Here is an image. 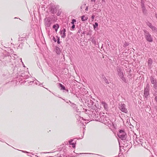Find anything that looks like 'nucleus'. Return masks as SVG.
I'll list each match as a JSON object with an SVG mask.
<instances>
[{
  "mask_svg": "<svg viewBox=\"0 0 157 157\" xmlns=\"http://www.w3.org/2000/svg\"><path fill=\"white\" fill-rule=\"evenodd\" d=\"M44 25L46 29H49V27L51 26V25L52 23V20L50 17H46L44 19Z\"/></svg>",
  "mask_w": 157,
  "mask_h": 157,
  "instance_id": "1",
  "label": "nucleus"
},
{
  "mask_svg": "<svg viewBox=\"0 0 157 157\" xmlns=\"http://www.w3.org/2000/svg\"><path fill=\"white\" fill-rule=\"evenodd\" d=\"M89 116L91 118H94L95 120L98 117V114L95 109H92L89 111Z\"/></svg>",
  "mask_w": 157,
  "mask_h": 157,
  "instance_id": "2",
  "label": "nucleus"
},
{
  "mask_svg": "<svg viewBox=\"0 0 157 157\" xmlns=\"http://www.w3.org/2000/svg\"><path fill=\"white\" fill-rule=\"evenodd\" d=\"M150 85L147 83L146 86H144V96L146 98H147L148 96L149 95Z\"/></svg>",
  "mask_w": 157,
  "mask_h": 157,
  "instance_id": "3",
  "label": "nucleus"
},
{
  "mask_svg": "<svg viewBox=\"0 0 157 157\" xmlns=\"http://www.w3.org/2000/svg\"><path fill=\"white\" fill-rule=\"evenodd\" d=\"M144 32L146 40L149 42H152L153 41V38L149 33L146 30H144Z\"/></svg>",
  "mask_w": 157,
  "mask_h": 157,
  "instance_id": "4",
  "label": "nucleus"
},
{
  "mask_svg": "<svg viewBox=\"0 0 157 157\" xmlns=\"http://www.w3.org/2000/svg\"><path fill=\"white\" fill-rule=\"evenodd\" d=\"M118 136L121 140H125L127 137V134L124 130L121 129L119 130Z\"/></svg>",
  "mask_w": 157,
  "mask_h": 157,
  "instance_id": "5",
  "label": "nucleus"
},
{
  "mask_svg": "<svg viewBox=\"0 0 157 157\" xmlns=\"http://www.w3.org/2000/svg\"><path fill=\"white\" fill-rule=\"evenodd\" d=\"M136 144L141 145L142 147H145V143L144 142V140H143L141 137L136 138L135 140Z\"/></svg>",
  "mask_w": 157,
  "mask_h": 157,
  "instance_id": "6",
  "label": "nucleus"
},
{
  "mask_svg": "<svg viewBox=\"0 0 157 157\" xmlns=\"http://www.w3.org/2000/svg\"><path fill=\"white\" fill-rule=\"evenodd\" d=\"M100 121V122L102 123H103L105 124H108V125L109 127V125L111 126V121L110 120L109 118L106 117H105L104 118H103V120L99 119Z\"/></svg>",
  "mask_w": 157,
  "mask_h": 157,
  "instance_id": "7",
  "label": "nucleus"
},
{
  "mask_svg": "<svg viewBox=\"0 0 157 157\" xmlns=\"http://www.w3.org/2000/svg\"><path fill=\"white\" fill-rule=\"evenodd\" d=\"M9 55L10 54L9 53H8L7 55L3 54V56H2L3 57V61L5 63L11 62L10 56Z\"/></svg>",
  "mask_w": 157,
  "mask_h": 157,
  "instance_id": "8",
  "label": "nucleus"
},
{
  "mask_svg": "<svg viewBox=\"0 0 157 157\" xmlns=\"http://www.w3.org/2000/svg\"><path fill=\"white\" fill-rule=\"evenodd\" d=\"M150 80L151 83L153 85V87L155 90H157V82L156 80L154 78L151 76L150 77Z\"/></svg>",
  "mask_w": 157,
  "mask_h": 157,
  "instance_id": "9",
  "label": "nucleus"
},
{
  "mask_svg": "<svg viewBox=\"0 0 157 157\" xmlns=\"http://www.w3.org/2000/svg\"><path fill=\"white\" fill-rule=\"evenodd\" d=\"M125 107L126 106L124 104L121 103L120 104L119 108L122 112L126 113L128 112V110Z\"/></svg>",
  "mask_w": 157,
  "mask_h": 157,
  "instance_id": "10",
  "label": "nucleus"
},
{
  "mask_svg": "<svg viewBox=\"0 0 157 157\" xmlns=\"http://www.w3.org/2000/svg\"><path fill=\"white\" fill-rule=\"evenodd\" d=\"M49 8L50 10V11L52 13L54 14L56 12V9L54 5L50 4L49 6Z\"/></svg>",
  "mask_w": 157,
  "mask_h": 157,
  "instance_id": "11",
  "label": "nucleus"
},
{
  "mask_svg": "<svg viewBox=\"0 0 157 157\" xmlns=\"http://www.w3.org/2000/svg\"><path fill=\"white\" fill-rule=\"evenodd\" d=\"M75 117L77 119V120L78 122V123L80 124L81 126H83V123L82 122V120H83V117H80L78 114H77L75 116Z\"/></svg>",
  "mask_w": 157,
  "mask_h": 157,
  "instance_id": "12",
  "label": "nucleus"
},
{
  "mask_svg": "<svg viewBox=\"0 0 157 157\" xmlns=\"http://www.w3.org/2000/svg\"><path fill=\"white\" fill-rule=\"evenodd\" d=\"M116 70L117 73V74L118 76L123 73L122 71V67L120 66H117L116 67Z\"/></svg>",
  "mask_w": 157,
  "mask_h": 157,
  "instance_id": "13",
  "label": "nucleus"
},
{
  "mask_svg": "<svg viewBox=\"0 0 157 157\" xmlns=\"http://www.w3.org/2000/svg\"><path fill=\"white\" fill-rule=\"evenodd\" d=\"M101 105L103 106L104 108L106 111H108L109 109V107L105 101H102L101 102Z\"/></svg>",
  "mask_w": 157,
  "mask_h": 157,
  "instance_id": "14",
  "label": "nucleus"
},
{
  "mask_svg": "<svg viewBox=\"0 0 157 157\" xmlns=\"http://www.w3.org/2000/svg\"><path fill=\"white\" fill-rule=\"evenodd\" d=\"M76 139H71L69 141V143L70 145L72 146L74 148L75 147V144L76 143V141L75 140Z\"/></svg>",
  "mask_w": 157,
  "mask_h": 157,
  "instance_id": "15",
  "label": "nucleus"
},
{
  "mask_svg": "<svg viewBox=\"0 0 157 157\" xmlns=\"http://www.w3.org/2000/svg\"><path fill=\"white\" fill-rule=\"evenodd\" d=\"M70 103L71 104V106H72L73 108L74 109H75L77 112H78L79 113L80 112L79 110V109H78V108L77 106H76V105L74 103H72L70 101H69Z\"/></svg>",
  "mask_w": 157,
  "mask_h": 157,
  "instance_id": "16",
  "label": "nucleus"
},
{
  "mask_svg": "<svg viewBox=\"0 0 157 157\" xmlns=\"http://www.w3.org/2000/svg\"><path fill=\"white\" fill-rule=\"evenodd\" d=\"M105 116L101 115V114H100L99 115H98V117L96 119V120L97 121H99L100 122L99 119L101 120V119L102 120H103V118H105Z\"/></svg>",
  "mask_w": 157,
  "mask_h": 157,
  "instance_id": "17",
  "label": "nucleus"
},
{
  "mask_svg": "<svg viewBox=\"0 0 157 157\" xmlns=\"http://www.w3.org/2000/svg\"><path fill=\"white\" fill-rule=\"evenodd\" d=\"M152 60L151 58H149L148 59L147 61V65L148 67L151 68V66L152 63Z\"/></svg>",
  "mask_w": 157,
  "mask_h": 157,
  "instance_id": "18",
  "label": "nucleus"
},
{
  "mask_svg": "<svg viewBox=\"0 0 157 157\" xmlns=\"http://www.w3.org/2000/svg\"><path fill=\"white\" fill-rule=\"evenodd\" d=\"M141 8H142V10L143 13L145 12V11L146 10V8L145 6L144 1L143 0H141Z\"/></svg>",
  "mask_w": 157,
  "mask_h": 157,
  "instance_id": "19",
  "label": "nucleus"
},
{
  "mask_svg": "<svg viewBox=\"0 0 157 157\" xmlns=\"http://www.w3.org/2000/svg\"><path fill=\"white\" fill-rule=\"evenodd\" d=\"M119 76L120 78L122 81H123L124 82H125L126 83H127L126 79L124 77L123 73L119 75Z\"/></svg>",
  "mask_w": 157,
  "mask_h": 157,
  "instance_id": "20",
  "label": "nucleus"
},
{
  "mask_svg": "<svg viewBox=\"0 0 157 157\" xmlns=\"http://www.w3.org/2000/svg\"><path fill=\"white\" fill-rule=\"evenodd\" d=\"M55 51L57 54H60L61 52V50L60 48L57 46H56L55 49Z\"/></svg>",
  "mask_w": 157,
  "mask_h": 157,
  "instance_id": "21",
  "label": "nucleus"
},
{
  "mask_svg": "<svg viewBox=\"0 0 157 157\" xmlns=\"http://www.w3.org/2000/svg\"><path fill=\"white\" fill-rule=\"evenodd\" d=\"M52 28L53 29H55V30L56 32H57L58 30V29L59 28V25L57 23L54 24Z\"/></svg>",
  "mask_w": 157,
  "mask_h": 157,
  "instance_id": "22",
  "label": "nucleus"
},
{
  "mask_svg": "<svg viewBox=\"0 0 157 157\" xmlns=\"http://www.w3.org/2000/svg\"><path fill=\"white\" fill-rule=\"evenodd\" d=\"M25 83L26 85H32V84L33 83H34V81H25Z\"/></svg>",
  "mask_w": 157,
  "mask_h": 157,
  "instance_id": "23",
  "label": "nucleus"
},
{
  "mask_svg": "<svg viewBox=\"0 0 157 157\" xmlns=\"http://www.w3.org/2000/svg\"><path fill=\"white\" fill-rule=\"evenodd\" d=\"M59 86L61 90H65V87L61 83H59Z\"/></svg>",
  "mask_w": 157,
  "mask_h": 157,
  "instance_id": "24",
  "label": "nucleus"
},
{
  "mask_svg": "<svg viewBox=\"0 0 157 157\" xmlns=\"http://www.w3.org/2000/svg\"><path fill=\"white\" fill-rule=\"evenodd\" d=\"M90 41L94 44H96V41L94 37L92 36L90 38Z\"/></svg>",
  "mask_w": 157,
  "mask_h": 157,
  "instance_id": "25",
  "label": "nucleus"
},
{
  "mask_svg": "<svg viewBox=\"0 0 157 157\" xmlns=\"http://www.w3.org/2000/svg\"><path fill=\"white\" fill-rule=\"evenodd\" d=\"M59 33L61 35V37L62 38H64L66 37V33L64 32L61 33L59 32Z\"/></svg>",
  "mask_w": 157,
  "mask_h": 157,
  "instance_id": "26",
  "label": "nucleus"
},
{
  "mask_svg": "<svg viewBox=\"0 0 157 157\" xmlns=\"http://www.w3.org/2000/svg\"><path fill=\"white\" fill-rule=\"evenodd\" d=\"M151 29L152 30L155 32H157V28L154 26H153Z\"/></svg>",
  "mask_w": 157,
  "mask_h": 157,
  "instance_id": "27",
  "label": "nucleus"
},
{
  "mask_svg": "<svg viewBox=\"0 0 157 157\" xmlns=\"http://www.w3.org/2000/svg\"><path fill=\"white\" fill-rule=\"evenodd\" d=\"M9 55L10 56V58L11 59H12L13 60H14L16 58V57L14 56V55H13V54L12 53L10 55V54Z\"/></svg>",
  "mask_w": 157,
  "mask_h": 157,
  "instance_id": "28",
  "label": "nucleus"
},
{
  "mask_svg": "<svg viewBox=\"0 0 157 157\" xmlns=\"http://www.w3.org/2000/svg\"><path fill=\"white\" fill-rule=\"evenodd\" d=\"M81 20L82 21H85L87 20V18L85 17L84 15L81 17Z\"/></svg>",
  "mask_w": 157,
  "mask_h": 157,
  "instance_id": "29",
  "label": "nucleus"
},
{
  "mask_svg": "<svg viewBox=\"0 0 157 157\" xmlns=\"http://www.w3.org/2000/svg\"><path fill=\"white\" fill-rule=\"evenodd\" d=\"M98 24L97 22H95L94 23V24L93 25V27H94V29H95L96 28H97L98 27Z\"/></svg>",
  "mask_w": 157,
  "mask_h": 157,
  "instance_id": "30",
  "label": "nucleus"
},
{
  "mask_svg": "<svg viewBox=\"0 0 157 157\" xmlns=\"http://www.w3.org/2000/svg\"><path fill=\"white\" fill-rule=\"evenodd\" d=\"M26 36V34H25V35H23V36H22V37H20L19 38L18 40L19 41H22L23 40V39H24L25 38Z\"/></svg>",
  "mask_w": 157,
  "mask_h": 157,
  "instance_id": "31",
  "label": "nucleus"
},
{
  "mask_svg": "<svg viewBox=\"0 0 157 157\" xmlns=\"http://www.w3.org/2000/svg\"><path fill=\"white\" fill-rule=\"evenodd\" d=\"M136 138H137V136L136 134H135L133 136V139L134 140V142L135 144H136V141H135V140H136Z\"/></svg>",
  "mask_w": 157,
  "mask_h": 157,
  "instance_id": "32",
  "label": "nucleus"
},
{
  "mask_svg": "<svg viewBox=\"0 0 157 157\" xmlns=\"http://www.w3.org/2000/svg\"><path fill=\"white\" fill-rule=\"evenodd\" d=\"M103 79H104V81L106 83V84H109V82L108 81L107 79L105 77H104L103 78Z\"/></svg>",
  "mask_w": 157,
  "mask_h": 157,
  "instance_id": "33",
  "label": "nucleus"
},
{
  "mask_svg": "<svg viewBox=\"0 0 157 157\" xmlns=\"http://www.w3.org/2000/svg\"><path fill=\"white\" fill-rule=\"evenodd\" d=\"M147 25L150 28H151L152 26H153L152 24L149 22H148L147 23Z\"/></svg>",
  "mask_w": 157,
  "mask_h": 157,
  "instance_id": "34",
  "label": "nucleus"
},
{
  "mask_svg": "<svg viewBox=\"0 0 157 157\" xmlns=\"http://www.w3.org/2000/svg\"><path fill=\"white\" fill-rule=\"evenodd\" d=\"M76 22V20L75 19H73L72 20V21L71 22V23L72 25H73Z\"/></svg>",
  "mask_w": 157,
  "mask_h": 157,
  "instance_id": "35",
  "label": "nucleus"
},
{
  "mask_svg": "<svg viewBox=\"0 0 157 157\" xmlns=\"http://www.w3.org/2000/svg\"><path fill=\"white\" fill-rule=\"evenodd\" d=\"M21 76L22 77H24L25 79H28V78H29V77L28 75L26 76H24V73H22Z\"/></svg>",
  "mask_w": 157,
  "mask_h": 157,
  "instance_id": "36",
  "label": "nucleus"
},
{
  "mask_svg": "<svg viewBox=\"0 0 157 157\" xmlns=\"http://www.w3.org/2000/svg\"><path fill=\"white\" fill-rule=\"evenodd\" d=\"M129 45V44L127 43L126 42H125L124 43L123 46L124 47H126L127 46H128Z\"/></svg>",
  "mask_w": 157,
  "mask_h": 157,
  "instance_id": "37",
  "label": "nucleus"
},
{
  "mask_svg": "<svg viewBox=\"0 0 157 157\" xmlns=\"http://www.w3.org/2000/svg\"><path fill=\"white\" fill-rule=\"evenodd\" d=\"M60 32H61V33L64 32V33H65L66 32V29H65L64 28L62 30H60Z\"/></svg>",
  "mask_w": 157,
  "mask_h": 157,
  "instance_id": "38",
  "label": "nucleus"
},
{
  "mask_svg": "<svg viewBox=\"0 0 157 157\" xmlns=\"http://www.w3.org/2000/svg\"><path fill=\"white\" fill-rule=\"evenodd\" d=\"M57 43L58 44H59L60 43V42L59 41V37L57 36Z\"/></svg>",
  "mask_w": 157,
  "mask_h": 157,
  "instance_id": "39",
  "label": "nucleus"
},
{
  "mask_svg": "<svg viewBox=\"0 0 157 157\" xmlns=\"http://www.w3.org/2000/svg\"><path fill=\"white\" fill-rule=\"evenodd\" d=\"M95 17V16L93 14L92 15L91 18V19H92V21H93L94 20Z\"/></svg>",
  "mask_w": 157,
  "mask_h": 157,
  "instance_id": "40",
  "label": "nucleus"
},
{
  "mask_svg": "<svg viewBox=\"0 0 157 157\" xmlns=\"http://www.w3.org/2000/svg\"><path fill=\"white\" fill-rule=\"evenodd\" d=\"M39 82L37 80H36L35 81H34V84H36V85H39V83L38 82Z\"/></svg>",
  "mask_w": 157,
  "mask_h": 157,
  "instance_id": "41",
  "label": "nucleus"
},
{
  "mask_svg": "<svg viewBox=\"0 0 157 157\" xmlns=\"http://www.w3.org/2000/svg\"><path fill=\"white\" fill-rule=\"evenodd\" d=\"M61 12L60 11H58L57 13V15L58 16H59L61 14Z\"/></svg>",
  "mask_w": 157,
  "mask_h": 157,
  "instance_id": "42",
  "label": "nucleus"
},
{
  "mask_svg": "<svg viewBox=\"0 0 157 157\" xmlns=\"http://www.w3.org/2000/svg\"><path fill=\"white\" fill-rule=\"evenodd\" d=\"M75 24H73L71 26V28L72 29V30H73L74 28H75Z\"/></svg>",
  "mask_w": 157,
  "mask_h": 157,
  "instance_id": "43",
  "label": "nucleus"
},
{
  "mask_svg": "<svg viewBox=\"0 0 157 157\" xmlns=\"http://www.w3.org/2000/svg\"><path fill=\"white\" fill-rule=\"evenodd\" d=\"M52 40H53L55 41V42H56V40L54 36L52 38Z\"/></svg>",
  "mask_w": 157,
  "mask_h": 157,
  "instance_id": "44",
  "label": "nucleus"
},
{
  "mask_svg": "<svg viewBox=\"0 0 157 157\" xmlns=\"http://www.w3.org/2000/svg\"><path fill=\"white\" fill-rule=\"evenodd\" d=\"M21 151L25 153H29V152H28L27 151H23V150H21Z\"/></svg>",
  "mask_w": 157,
  "mask_h": 157,
  "instance_id": "45",
  "label": "nucleus"
},
{
  "mask_svg": "<svg viewBox=\"0 0 157 157\" xmlns=\"http://www.w3.org/2000/svg\"><path fill=\"white\" fill-rule=\"evenodd\" d=\"M87 153H78L77 154L79 155H80V154H86ZM89 154H91V153H89Z\"/></svg>",
  "mask_w": 157,
  "mask_h": 157,
  "instance_id": "46",
  "label": "nucleus"
},
{
  "mask_svg": "<svg viewBox=\"0 0 157 157\" xmlns=\"http://www.w3.org/2000/svg\"><path fill=\"white\" fill-rule=\"evenodd\" d=\"M155 100L157 102V95L155 97Z\"/></svg>",
  "mask_w": 157,
  "mask_h": 157,
  "instance_id": "47",
  "label": "nucleus"
},
{
  "mask_svg": "<svg viewBox=\"0 0 157 157\" xmlns=\"http://www.w3.org/2000/svg\"><path fill=\"white\" fill-rule=\"evenodd\" d=\"M88 6H86V9H85V10L86 11H87V10H88Z\"/></svg>",
  "mask_w": 157,
  "mask_h": 157,
  "instance_id": "48",
  "label": "nucleus"
},
{
  "mask_svg": "<svg viewBox=\"0 0 157 157\" xmlns=\"http://www.w3.org/2000/svg\"><path fill=\"white\" fill-rule=\"evenodd\" d=\"M96 2V0H91V2Z\"/></svg>",
  "mask_w": 157,
  "mask_h": 157,
  "instance_id": "49",
  "label": "nucleus"
},
{
  "mask_svg": "<svg viewBox=\"0 0 157 157\" xmlns=\"http://www.w3.org/2000/svg\"><path fill=\"white\" fill-rule=\"evenodd\" d=\"M13 55H14V57H16V58H17V55H16L15 54H13Z\"/></svg>",
  "mask_w": 157,
  "mask_h": 157,
  "instance_id": "50",
  "label": "nucleus"
},
{
  "mask_svg": "<svg viewBox=\"0 0 157 157\" xmlns=\"http://www.w3.org/2000/svg\"><path fill=\"white\" fill-rule=\"evenodd\" d=\"M21 61L22 62V63H23V66L24 67H25V66L24 65V64L23 63V62H22V59H21Z\"/></svg>",
  "mask_w": 157,
  "mask_h": 157,
  "instance_id": "51",
  "label": "nucleus"
},
{
  "mask_svg": "<svg viewBox=\"0 0 157 157\" xmlns=\"http://www.w3.org/2000/svg\"><path fill=\"white\" fill-rule=\"evenodd\" d=\"M81 29H79V30H78V33H80V32H81Z\"/></svg>",
  "mask_w": 157,
  "mask_h": 157,
  "instance_id": "52",
  "label": "nucleus"
},
{
  "mask_svg": "<svg viewBox=\"0 0 157 157\" xmlns=\"http://www.w3.org/2000/svg\"><path fill=\"white\" fill-rule=\"evenodd\" d=\"M155 16L157 19V13H155Z\"/></svg>",
  "mask_w": 157,
  "mask_h": 157,
  "instance_id": "53",
  "label": "nucleus"
},
{
  "mask_svg": "<svg viewBox=\"0 0 157 157\" xmlns=\"http://www.w3.org/2000/svg\"><path fill=\"white\" fill-rule=\"evenodd\" d=\"M0 141L1 142H3V140L2 139H1V138H0Z\"/></svg>",
  "mask_w": 157,
  "mask_h": 157,
  "instance_id": "54",
  "label": "nucleus"
},
{
  "mask_svg": "<svg viewBox=\"0 0 157 157\" xmlns=\"http://www.w3.org/2000/svg\"><path fill=\"white\" fill-rule=\"evenodd\" d=\"M42 84H43L42 83H41V84H39L38 85H40V86H42Z\"/></svg>",
  "mask_w": 157,
  "mask_h": 157,
  "instance_id": "55",
  "label": "nucleus"
},
{
  "mask_svg": "<svg viewBox=\"0 0 157 157\" xmlns=\"http://www.w3.org/2000/svg\"><path fill=\"white\" fill-rule=\"evenodd\" d=\"M80 8L81 9H82V6H80Z\"/></svg>",
  "mask_w": 157,
  "mask_h": 157,
  "instance_id": "56",
  "label": "nucleus"
},
{
  "mask_svg": "<svg viewBox=\"0 0 157 157\" xmlns=\"http://www.w3.org/2000/svg\"><path fill=\"white\" fill-rule=\"evenodd\" d=\"M66 102H67V103H70L69 101H68Z\"/></svg>",
  "mask_w": 157,
  "mask_h": 157,
  "instance_id": "57",
  "label": "nucleus"
},
{
  "mask_svg": "<svg viewBox=\"0 0 157 157\" xmlns=\"http://www.w3.org/2000/svg\"><path fill=\"white\" fill-rule=\"evenodd\" d=\"M75 95L76 97H78L77 96V94H75Z\"/></svg>",
  "mask_w": 157,
  "mask_h": 157,
  "instance_id": "58",
  "label": "nucleus"
},
{
  "mask_svg": "<svg viewBox=\"0 0 157 157\" xmlns=\"http://www.w3.org/2000/svg\"><path fill=\"white\" fill-rule=\"evenodd\" d=\"M93 103H93V102H92V105H93Z\"/></svg>",
  "mask_w": 157,
  "mask_h": 157,
  "instance_id": "59",
  "label": "nucleus"
},
{
  "mask_svg": "<svg viewBox=\"0 0 157 157\" xmlns=\"http://www.w3.org/2000/svg\"><path fill=\"white\" fill-rule=\"evenodd\" d=\"M156 75H157V71H156Z\"/></svg>",
  "mask_w": 157,
  "mask_h": 157,
  "instance_id": "60",
  "label": "nucleus"
},
{
  "mask_svg": "<svg viewBox=\"0 0 157 157\" xmlns=\"http://www.w3.org/2000/svg\"><path fill=\"white\" fill-rule=\"evenodd\" d=\"M67 91H68V90H67Z\"/></svg>",
  "mask_w": 157,
  "mask_h": 157,
  "instance_id": "61",
  "label": "nucleus"
},
{
  "mask_svg": "<svg viewBox=\"0 0 157 157\" xmlns=\"http://www.w3.org/2000/svg\"><path fill=\"white\" fill-rule=\"evenodd\" d=\"M82 33L84 34V32H83Z\"/></svg>",
  "mask_w": 157,
  "mask_h": 157,
  "instance_id": "62",
  "label": "nucleus"
},
{
  "mask_svg": "<svg viewBox=\"0 0 157 157\" xmlns=\"http://www.w3.org/2000/svg\"><path fill=\"white\" fill-rule=\"evenodd\" d=\"M16 18V17H15L14 18H15H15Z\"/></svg>",
  "mask_w": 157,
  "mask_h": 157,
  "instance_id": "63",
  "label": "nucleus"
},
{
  "mask_svg": "<svg viewBox=\"0 0 157 157\" xmlns=\"http://www.w3.org/2000/svg\"><path fill=\"white\" fill-rule=\"evenodd\" d=\"M63 100H64V101H65V99H63Z\"/></svg>",
  "mask_w": 157,
  "mask_h": 157,
  "instance_id": "64",
  "label": "nucleus"
}]
</instances>
